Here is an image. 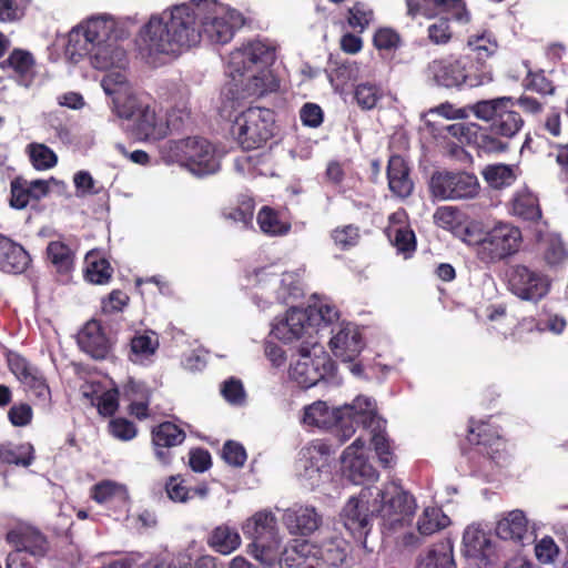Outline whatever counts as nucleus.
Wrapping results in <instances>:
<instances>
[{
	"mask_svg": "<svg viewBox=\"0 0 568 568\" xmlns=\"http://www.w3.org/2000/svg\"><path fill=\"white\" fill-rule=\"evenodd\" d=\"M528 534V520L525 513L515 509L507 513L496 525V535L503 540H509L517 545H524Z\"/></svg>",
	"mask_w": 568,
	"mask_h": 568,
	"instance_id": "nucleus-29",
	"label": "nucleus"
},
{
	"mask_svg": "<svg viewBox=\"0 0 568 568\" xmlns=\"http://www.w3.org/2000/svg\"><path fill=\"white\" fill-rule=\"evenodd\" d=\"M6 540L13 548L28 551L32 556L45 557L50 548L48 538L42 531L24 524L11 528L6 535Z\"/></svg>",
	"mask_w": 568,
	"mask_h": 568,
	"instance_id": "nucleus-22",
	"label": "nucleus"
},
{
	"mask_svg": "<svg viewBox=\"0 0 568 568\" xmlns=\"http://www.w3.org/2000/svg\"><path fill=\"white\" fill-rule=\"evenodd\" d=\"M101 87L112 100V110L121 119L131 120L146 104L139 97L126 77L120 71H112L101 80Z\"/></svg>",
	"mask_w": 568,
	"mask_h": 568,
	"instance_id": "nucleus-12",
	"label": "nucleus"
},
{
	"mask_svg": "<svg viewBox=\"0 0 568 568\" xmlns=\"http://www.w3.org/2000/svg\"><path fill=\"white\" fill-rule=\"evenodd\" d=\"M429 190L439 200H469L479 194L480 184L474 173L443 170L432 174Z\"/></svg>",
	"mask_w": 568,
	"mask_h": 568,
	"instance_id": "nucleus-10",
	"label": "nucleus"
},
{
	"mask_svg": "<svg viewBox=\"0 0 568 568\" xmlns=\"http://www.w3.org/2000/svg\"><path fill=\"white\" fill-rule=\"evenodd\" d=\"M95 45L97 44L87 34L83 28L79 26L73 28L69 33L65 51L70 55L71 60L78 62L84 57H89L91 59Z\"/></svg>",
	"mask_w": 568,
	"mask_h": 568,
	"instance_id": "nucleus-40",
	"label": "nucleus"
},
{
	"mask_svg": "<svg viewBox=\"0 0 568 568\" xmlns=\"http://www.w3.org/2000/svg\"><path fill=\"white\" fill-rule=\"evenodd\" d=\"M301 358L291 367L290 376L302 388H310L320 381L334 376L337 366L320 344L315 351L312 346L298 347Z\"/></svg>",
	"mask_w": 568,
	"mask_h": 568,
	"instance_id": "nucleus-9",
	"label": "nucleus"
},
{
	"mask_svg": "<svg viewBox=\"0 0 568 568\" xmlns=\"http://www.w3.org/2000/svg\"><path fill=\"white\" fill-rule=\"evenodd\" d=\"M372 514H376L388 529L408 524L415 513L416 504L400 486L389 483L373 494Z\"/></svg>",
	"mask_w": 568,
	"mask_h": 568,
	"instance_id": "nucleus-7",
	"label": "nucleus"
},
{
	"mask_svg": "<svg viewBox=\"0 0 568 568\" xmlns=\"http://www.w3.org/2000/svg\"><path fill=\"white\" fill-rule=\"evenodd\" d=\"M507 276L508 290L521 301L537 303L550 291L549 277L542 272L524 264L510 266Z\"/></svg>",
	"mask_w": 568,
	"mask_h": 568,
	"instance_id": "nucleus-13",
	"label": "nucleus"
},
{
	"mask_svg": "<svg viewBox=\"0 0 568 568\" xmlns=\"http://www.w3.org/2000/svg\"><path fill=\"white\" fill-rule=\"evenodd\" d=\"M511 214L524 221H539L542 212L537 195L529 190L516 192L511 200Z\"/></svg>",
	"mask_w": 568,
	"mask_h": 568,
	"instance_id": "nucleus-34",
	"label": "nucleus"
},
{
	"mask_svg": "<svg viewBox=\"0 0 568 568\" xmlns=\"http://www.w3.org/2000/svg\"><path fill=\"white\" fill-rule=\"evenodd\" d=\"M322 520L313 506H294L283 514V523L292 535L310 536L320 528Z\"/></svg>",
	"mask_w": 568,
	"mask_h": 568,
	"instance_id": "nucleus-25",
	"label": "nucleus"
},
{
	"mask_svg": "<svg viewBox=\"0 0 568 568\" xmlns=\"http://www.w3.org/2000/svg\"><path fill=\"white\" fill-rule=\"evenodd\" d=\"M158 335L150 331L135 334L130 342L129 359L133 363H142L153 356L159 348Z\"/></svg>",
	"mask_w": 568,
	"mask_h": 568,
	"instance_id": "nucleus-38",
	"label": "nucleus"
},
{
	"mask_svg": "<svg viewBox=\"0 0 568 568\" xmlns=\"http://www.w3.org/2000/svg\"><path fill=\"white\" fill-rule=\"evenodd\" d=\"M400 43L399 33L389 27L378 28L373 36V44L377 50H396Z\"/></svg>",
	"mask_w": 568,
	"mask_h": 568,
	"instance_id": "nucleus-59",
	"label": "nucleus"
},
{
	"mask_svg": "<svg viewBox=\"0 0 568 568\" xmlns=\"http://www.w3.org/2000/svg\"><path fill=\"white\" fill-rule=\"evenodd\" d=\"M433 4L439 12L449 14L459 23H468L470 13L464 0H424Z\"/></svg>",
	"mask_w": 568,
	"mask_h": 568,
	"instance_id": "nucleus-54",
	"label": "nucleus"
},
{
	"mask_svg": "<svg viewBox=\"0 0 568 568\" xmlns=\"http://www.w3.org/2000/svg\"><path fill=\"white\" fill-rule=\"evenodd\" d=\"M171 149L175 152L179 161L194 174H211L219 169L214 146L204 138L182 139L175 141Z\"/></svg>",
	"mask_w": 568,
	"mask_h": 568,
	"instance_id": "nucleus-11",
	"label": "nucleus"
},
{
	"mask_svg": "<svg viewBox=\"0 0 568 568\" xmlns=\"http://www.w3.org/2000/svg\"><path fill=\"white\" fill-rule=\"evenodd\" d=\"M81 27L97 45L116 36L114 21L105 17L91 18Z\"/></svg>",
	"mask_w": 568,
	"mask_h": 568,
	"instance_id": "nucleus-47",
	"label": "nucleus"
},
{
	"mask_svg": "<svg viewBox=\"0 0 568 568\" xmlns=\"http://www.w3.org/2000/svg\"><path fill=\"white\" fill-rule=\"evenodd\" d=\"M222 457L229 465L242 467L246 462L247 455L242 444L227 440L223 446Z\"/></svg>",
	"mask_w": 568,
	"mask_h": 568,
	"instance_id": "nucleus-64",
	"label": "nucleus"
},
{
	"mask_svg": "<svg viewBox=\"0 0 568 568\" xmlns=\"http://www.w3.org/2000/svg\"><path fill=\"white\" fill-rule=\"evenodd\" d=\"M84 277L92 284L103 285L110 282L113 268L110 262L97 253L90 252L85 256Z\"/></svg>",
	"mask_w": 568,
	"mask_h": 568,
	"instance_id": "nucleus-39",
	"label": "nucleus"
},
{
	"mask_svg": "<svg viewBox=\"0 0 568 568\" xmlns=\"http://www.w3.org/2000/svg\"><path fill=\"white\" fill-rule=\"evenodd\" d=\"M255 211V201L252 196L242 194L237 199V204L234 207L225 209L223 216L226 220L235 223H241L243 227H253V216Z\"/></svg>",
	"mask_w": 568,
	"mask_h": 568,
	"instance_id": "nucleus-44",
	"label": "nucleus"
},
{
	"mask_svg": "<svg viewBox=\"0 0 568 568\" xmlns=\"http://www.w3.org/2000/svg\"><path fill=\"white\" fill-rule=\"evenodd\" d=\"M449 523V517L446 516L442 509L432 507L426 508L418 518L417 528L420 535L430 536L446 528Z\"/></svg>",
	"mask_w": 568,
	"mask_h": 568,
	"instance_id": "nucleus-50",
	"label": "nucleus"
},
{
	"mask_svg": "<svg viewBox=\"0 0 568 568\" xmlns=\"http://www.w3.org/2000/svg\"><path fill=\"white\" fill-rule=\"evenodd\" d=\"M467 48L469 53L464 54V58L470 59L471 69L480 75L479 79L483 84L490 82L493 80V73L487 61L498 50V42L495 36L489 31L470 36L467 40Z\"/></svg>",
	"mask_w": 568,
	"mask_h": 568,
	"instance_id": "nucleus-18",
	"label": "nucleus"
},
{
	"mask_svg": "<svg viewBox=\"0 0 568 568\" xmlns=\"http://www.w3.org/2000/svg\"><path fill=\"white\" fill-rule=\"evenodd\" d=\"M272 58L273 51L271 48L258 40L251 41L231 53L232 63H242V67L236 68L237 72H243L250 69L253 64L267 63Z\"/></svg>",
	"mask_w": 568,
	"mask_h": 568,
	"instance_id": "nucleus-30",
	"label": "nucleus"
},
{
	"mask_svg": "<svg viewBox=\"0 0 568 568\" xmlns=\"http://www.w3.org/2000/svg\"><path fill=\"white\" fill-rule=\"evenodd\" d=\"M329 237L338 250L346 252L361 243L362 232L358 225L344 224L333 229L329 232Z\"/></svg>",
	"mask_w": 568,
	"mask_h": 568,
	"instance_id": "nucleus-49",
	"label": "nucleus"
},
{
	"mask_svg": "<svg viewBox=\"0 0 568 568\" xmlns=\"http://www.w3.org/2000/svg\"><path fill=\"white\" fill-rule=\"evenodd\" d=\"M386 176L388 189L394 196L405 200L413 194L415 185L412 179V168L402 155L389 156Z\"/></svg>",
	"mask_w": 568,
	"mask_h": 568,
	"instance_id": "nucleus-24",
	"label": "nucleus"
},
{
	"mask_svg": "<svg viewBox=\"0 0 568 568\" xmlns=\"http://www.w3.org/2000/svg\"><path fill=\"white\" fill-rule=\"evenodd\" d=\"M207 544L215 551L229 555L240 547L241 537L235 528L221 525L212 530Z\"/></svg>",
	"mask_w": 568,
	"mask_h": 568,
	"instance_id": "nucleus-37",
	"label": "nucleus"
},
{
	"mask_svg": "<svg viewBox=\"0 0 568 568\" xmlns=\"http://www.w3.org/2000/svg\"><path fill=\"white\" fill-rule=\"evenodd\" d=\"M329 346L336 357L344 362H352L364 348V341L358 328L348 323L341 326L333 335Z\"/></svg>",
	"mask_w": 568,
	"mask_h": 568,
	"instance_id": "nucleus-26",
	"label": "nucleus"
},
{
	"mask_svg": "<svg viewBox=\"0 0 568 568\" xmlns=\"http://www.w3.org/2000/svg\"><path fill=\"white\" fill-rule=\"evenodd\" d=\"M24 386L29 392L41 403L48 404L51 402V389L47 383V379L40 371L32 378H30Z\"/></svg>",
	"mask_w": 568,
	"mask_h": 568,
	"instance_id": "nucleus-62",
	"label": "nucleus"
},
{
	"mask_svg": "<svg viewBox=\"0 0 568 568\" xmlns=\"http://www.w3.org/2000/svg\"><path fill=\"white\" fill-rule=\"evenodd\" d=\"M425 77L433 85L445 89L476 88L483 85L479 74L471 69L469 58L446 54L429 61Z\"/></svg>",
	"mask_w": 568,
	"mask_h": 568,
	"instance_id": "nucleus-5",
	"label": "nucleus"
},
{
	"mask_svg": "<svg viewBox=\"0 0 568 568\" xmlns=\"http://www.w3.org/2000/svg\"><path fill=\"white\" fill-rule=\"evenodd\" d=\"M29 252L18 242L0 234V271L8 274H22L31 265Z\"/></svg>",
	"mask_w": 568,
	"mask_h": 568,
	"instance_id": "nucleus-27",
	"label": "nucleus"
},
{
	"mask_svg": "<svg viewBox=\"0 0 568 568\" xmlns=\"http://www.w3.org/2000/svg\"><path fill=\"white\" fill-rule=\"evenodd\" d=\"M242 530L252 539V556L262 564L273 565L280 549L275 516L271 511H258L245 521Z\"/></svg>",
	"mask_w": 568,
	"mask_h": 568,
	"instance_id": "nucleus-8",
	"label": "nucleus"
},
{
	"mask_svg": "<svg viewBox=\"0 0 568 568\" xmlns=\"http://www.w3.org/2000/svg\"><path fill=\"white\" fill-rule=\"evenodd\" d=\"M453 30L449 19L442 17L430 23L427 28L428 40L436 45H446L453 39Z\"/></svg>",
	"mask_w": 568,
	"mask_h": 568,
	"instance_id": "nucleus-58",
	"label": "nucleus"
},
{
	"mask_svg": "<svg viewBox=\"0 0 568 568\" xmlns=\"http://www.w3.org/2000/svg\"><path fill=\"white\" fill-rule=\"evenodd\" d=\"M463 544L465 551L471 557H485L487 549L490 547V540L486 534L474 527H468L463 535Z\"/></svg>",
	"mask_w": 568,
	"mask_h": 568,
	"instance_id": "nucleus-51",
	"label": "nucleus"
},
{
	"mask_svg": "<svg viewBox=\"0 0 568 568\" xmlns=\"http://www.w3.org/2000/svg\"><path fill=\"white\" fill-rule=\"evenodd\" d=\"M275 114L273 110L250 106L242 111L232 125L239 145L246 151L263 148L274 135Z\"/></svg>",
	"mask_w": 568,
	"mask_h": 568,
	"instance_id": "nucleus-6",
	"label": "nucleus"
},
{
	"mask_svg": "<svg viewBox=\"0 0 568 568\" xmlns=\"http://www.w3.org/2000/svg\"><path fill=\"white\" fill-rule=\"evenodd\" d=\"M0 69L18 84L29 87L36 77V59L30 51L17 48L0 62Z\"/></svg>",
	"mask_w": 568,
	"mask_h": 568,
	"instance_id": "nucleus-23",
	"label": "nucleus"
},
{
	"mask_svg": "<svg viewBox=\"0 0 568 568\" xmlns=\"http://www.w3.org/2000/svg\"><path fill=\"white\" fill-rule=\"evenodd\" d=\"M34 460V447L30 443L0 445V464L29 467Z\"/></svg>",
	"mask_w": 568,
	"mask_h": 568,
	"instance_id": "nucleus-36",
	"label": "nucleus"
},
{
	"mask_svg": "<svg viewBox=\"0 0 568 568\" xmlns=\"http://www.w3.org/2000/svg\"><path fill=\"white\" fill-rule=\"evenodd\" d=\"M32 0H0V22L10 23L22 19Z\"/></svg>",
	"mask_w": 568,
	"mask_h": 568,
	"instance_id": "nucleus-57",
	"label": "nucleus"
},
{
	"mask_svg": "<svg viewBox=\"0 0 568 568\" xmlns=\"http://www.w3.org/2000/svg\"><path fill=\"white\" fill-rule=\"evenodd\" d=\"M50 182H54V179L29 181L21 175L16 176L10 182L9 205L16 210H23L31 202L41 201L50 193Z\"/></svg>",
	"mask_w": 568,
	"mask_h": 568,
	"instance_id": "nucleus-19",
	"label": "nucleus"
},
{
	"mask_svg": "<svg viewBox=\"0 0 568 568\" xmlns=\"http://www.w3.org/2000/svg\"><path fill=\"white\" fill-rule=\"evenodd\" d=\"M165 490L169 498L175 503H186L192 498V489L185 485V480L180 475L169 477Z\"/></svg>",
	"mask_w": 568,
	"mask_h": 568,
	"instance_id": "nucleus-61",
	"label": "nucleus"
},
{
	"mask_svg": "<svg viewBox=\"0 0 568 568\" xmlns=\"http://www.w3.org/2000/svg\"><path fill=\"white\" fill-rule=\"evenodd\" d=\"M234 166L239 173L245 176H268L274 174V158L268 151L243 154L235 159Z\"/></svg>",
	"mask_w": 568,
	"mask_h": 568,
	"instance_id": "nucleus-31",
	"label": "nucleus"
},
{
	"mask_svg": "<svg viewBox=\"0 0 568 568\" xmlns=\"http://www.w3.org/2000/svg\"><path fill=\"white\" fill-rule=\"evenodd\" d=\"M47 257L59 273H69L73 267L74 253L61 241H51L48 244Z\"/></svg>",
	"mask_w": 568,
	"mask_h": 568,
	"instance_id": "nucleus-46",
	"label": "nucleus"
},
{
	"mask_svg": "<svg viewBox=\"0 0 568 568\" xmlns=\"http://www.w3.org/2000/svg\"><path fill=\"white\" fill-rule=\"evenodd\" d=\"M483 175L486 182L494 189L509 186L516 180L513 168L507 164L488 165L484 170Z\"/></svg>",
	"mask_w": 568,
	"mask_h": 568,
	"instance_id": "nucleus-52",
	"label": "nucleus"
},
{
	"mask_svg": "<svg viewBox=\"0 0 568 568\" xmlns=\"http://www.w3.org/2000/svg\"><path fill=\"white\" fill-rule=\"evenodd\" d=\"M125 59V51L116 43V36L108 42L95 45L91 63L95 69L105 70L119 65Z\"/></svg>",
	"mask_w": 568,
	"mask_h": 568,
	"instance_id": "nucleus-35",
	"label": "nucleus"
},
{
	"mask_svg": "<svg viewBox=\"0 0 568 568\" xmlns=\"http://www.w3.org/2000/svg\"><path fill=\"white\" fill-rule=\"evenodd\" d=\"M221 11L215 0H196L173 7L170 13L152 16L141 31L145 49L150 54H179L203 38L225 44L232 40L234 27Z\"/></svg>",
	"mask_w": 568,
	"mask_h": 568,
	"instance_id": "nucleus-1",
	"label": "nucleus"
},
{
	"mask_svg": "<svg viewBox=\"0 0 568 568\" xmlns=\"http://www.w3.org/2000/svg\"><path fill=\"white\" fill-rule=\"evenodd\" d=\"M43 556H32L28 551L13 548L7 556L6 568H36Z\"/></svg>",
	"mask_w": 568,
	"mask_h": 568,
	"instance_id": "nucleus-63",
	"label": "nucleus"
},
{
	"mask_svg": "<svg viewBox=\"0 0 568 568\" xmlns=\"http://www.w3.org/2000/svg\"><path fill=\"white\" fill-rule=\"evenodd\" d=\"M342 467L346 478L355 485L374 483L378 473L365 455V440L356 438L342 455Z\"/></svg>",
	"mask_w": 568,
	"mask_h": 568,
	"instance_id": "nucleus-17",
	"label": "nucleus"
},
{
	"mask_svg": "<svg viewBox=\"0 0 568 568\" xmlns=\"http://www.w3.org/2000/svg\"><path fill=\"white\" fill-rule=\"evenodd\" d=\"M346 549L343 541L337 538H332L321 545H316L315 562L326 564L328 566L338 567L346 559Z\"/></svg>",
	"mask_w": 568,
	"mask_h": 568,
	"instance_id": "nucleus-43",
	"label": "nucleus"
},
{
	"mask_svg": "<svg viewBox=\"0 0 568 568\" xmlns=\"http://www.w3.org/2000/svg\"><path fill=\"white\" fill-rule=\"evenodd\" d=\"M476 119L486 125L471 124L462 128V134L471 136L479 152L501 154L510 150L511 141L521 132L525 120L513 108V97L480 100L468 106Z\"/></svg>",
	"mask_w": 568,
	"mask_h": 568,
	"instance_id": "nucleus-2",
	"label": "nucleus"
},
{
	"mask_svg": "<svg viewBox=\"0 0 568 568\" xmlns=\"http://www.w3.org/2000/svg\"><path fill=\"white\" fill-rule=\"evenodd\" d=\"M109 433L122 442H129L136 437L135 424L124 417L112 418L108 425Z\"/></svg>",
	"mask_w": 568,
	"mask_h": 568,
	"instance_id": "nucleus-60",
	"label": "nucleus"
},
{
	"mask_svg": "<svg viewBox=\"0 0 568 568\" xmlns=\"http://www.w3.org/2000/svg\"><path fill=\"white\" fill-rule=\"evenodd\" d=\"M132 120V134L140 141H159L168 134V124L156 116L149 103Z\"/></svg>",
	"mask_w": 568,
	"mask_h": 568,
	"instance_id": "nucleus-28",
	"label": "nucleus"
},
{
	"mask_svg": "<svg viewBox=\"0 0 568 568\" xmlns=\"http://www.w3.org/2000/svg\"><path fill=\"white\" fill-rule=\"evenodd\" d=\"M374 18V11L368 3L357 1L348 9L347 22L353 29L364 31Z\"/></svg>",
	"mask_w": 568,
	"mask_h": 568,
	"instance_id": "nucleus-56",
	"label": "nucleus"
},
{
	"mask_svg": "<svg viewBox=\"0 0 568 568\" xmlns=\"http://www.w3.org/2000/svg\"><path fill=\"white\" fill-rule=\"evenodd\" d=\"M256 222L262 233L268 236H284L291 231V222L284 217L283 213L264 205L260 209Z\"/></svg>",
	"mask_w": 568,
	"mask_h": 568,
	"instance_id": "nucleus-33",
	"label": "nucleus"
},
{
	"mask_svg": "<svg viewBox=\"0 0 568 568\" xmlns=\"http://www.w3.org/2000/svg\"><path fill=\"white\" fill-rule=\"evenodd\" d=\"M358 426L368 430L375 453L378 456L383 467H392L395 462L390 442L386 434V420L377 414L376 403L369 400V406L364 407V412L359 413Z\"/></svg>",
	"mask_w": 568,
	"mask_h": 568,
	"instance_id": "nucleus-16",
	"label": "nucleus"
},
{
	"mask_svg": "<svg viewBox=\"0 0 568 568\" xmlns=\"http://www.w3.org/2000/svg\"><path fill=\"white\" fill-rule=\"evenodd\" d=\"M315 558L316 545L305 539H293L281 554V562L287 567H305Z\"/></svg>",
	"mask_w": 568,
	"mask_h": 568,
	"instance_id": "nucleus-32",
	"label": "nucleus"
},
{
	"mask_svg": "<svg viewBox=\"0 0 568 568\" xmlns=\"http://www.w3.org/2000/svg\"><path fill=\"white\" fill-rule=\"evenodd\" d=\"M467 440L470 445L477 446L480 454L493 457L488 448L498 444L499 436L488 423H471L468 429Z\"/></svg>",
	"mask_w": 568,
	"mask_h": 568,
	"instance_id": "nucleus-41",
	"label": "nucleus"
},
{
	"mask_svg": "<svg viewBox=\"0 0 568 568\" xmlns=\"http://www.w3.org/2000/svg\"><path fill=\"white\" fill-rule=\"evenodd\" d=\"M77 342L80 349L92 358L105 359L112 351L113 342L100 321L90 320L79 331Z\"/></svg>",
	"mask_w": 568,
	"mask_h": 568,
	"instance_id": "nucleus-20",
	"label": "nucleus"
},
{
	"mask_svg": "<svg viewBox=\"0 0 568 568\" xmlns=\"http://www.w3.org/2000/svg\"><path fill=\"white\" fill-rule=\"evenodd\" d=\"M373 491L369 487L361 490L358 497H352L344 506L341 518L345 528L352 536L358 540L366 539L372 528V519L376 514H372Z\"/></svg>",
	"mask_w": 568,
	"mask_h": 568,
	"instance_id": "nucleus-15",
	"label": "nucleus"
},
{
	"mask_svg": "<svg viewBox=\"0 0 568 568\" xmlns=\"http://www.w3.org/2000/svg\"><path fill=\"white\" fill-rule=\"evenodd\" d=\"M453 544L450 539H445L428 551L418 562L417 568H453Z\"/></svg>",
	"mask_w": 568,
	"mask_h": 568,
	"instance_id": "nucleus-42",
	"label": "nucleus"
},
{
	"mask_svg": "<svg viewBox=\"0 0 568 568\" xmlns=\"http://www.w3.org/2000/svg\"><path fill=\"white\" fill-rule=\"evenodd\" d=\"M272 334L284 343L304 338L301 345L312 346L314 351L320 344L318 329L315 328V323L312 322L310 313L302 308H290L285 318L273 325Z\"/></svg>",
	"mask_w": 568,
	"mask_h": 568,
	"instance_id": "nucleus-14",
	"label": "nucleus"
},
{
	"mask_svg": "<svg viewBox=\"0 0 568 568\" xmlns=\"http://www.w3.org/2000/svg\"><path fill=\"white\" fill-rule=\"evenodd\" d=\"M186 433L173 422L165 420L151 429V442L156 459L169 465L172 460L170 448L184 443Z\"/></svg>",
	"mask_w": 568,
	"mask_h": 568,
	"instance_id": "nucleus-21",
	"label": "nucleus"
},
{
	"mask_svg": "<svg viewBox=\"0 0 568 568\" xmlns=\"http://www.w3.org/2000/svg\"><path fill=\"white\" fill-rule=\"evenodd\" d=\"M392 244L397 252L403 254L405 258L410 257L416 251V236L409 226H399L394 230V234L388 233Z\"/></svg>",
	"mask_w": 568,
	"mask_h": 568,
	"instance_id": "nucleus-53",
	"label": "nucleus"
},
{
	"mask_svg": "<svg viewBox=\"0 0 568 568\" xmlns=\"http://www.w3.org/2000/svg\"><path fill=\"white\" fill-rule=\"evenodd\" d=\"M371 398L357 396L352 404L329 408L326 402L317 400L304 408L302 422L307 426L334 430L339 443L349 439L358 427L359 413L369 406Z\"/></svg>",
	"mask_w": 568,
	"mask_h": 568,
	"instance_id": "nucleus-4",
	"label": "nucleus"
},
{
	"mask_svg": "<svg viewBox=\"0 0 568 568\" xmlns=\"http://www.w3.org/2000/svg\"><path fill=\"white\" fill-rule=\"evenodd\" d=\"M91 498L101 505L125 501L128 499V491L123 485L112 480H102L92 486Z\"/></svg>",
	"mask_w": 568,
	"mask_h": 568,
	"instance_id": "nucleus-45",
	"label": "nucleus"
},
{
	"mask_svg": "<svg viewBox=\"0 0 568 568\" xmlns=\"http://www.w3.org/2000/svg\"><path fill=\"white\" fill-rule=\"evenodd\" d=\"M29 156L32 165L37 170H48L58 162L57 154L45 144L31 143L28 145Z\"/></svg>",
	"mask_w": 568,
	"mask_h": 568,
	"instance_id": "nucleus-55",
	"label": "nucleus"
},
{
	"mask_svg": "<svg viewBox=\"0 0 568 568\" xmlns=\"http://www.w3.org/2000/svg\"><path fill=\"white\" fill-rule=\"evenodd\" d=\"M383 95L382 88L373 82L358 83L353 90V99L363 111H369L376 108Z\"/></svg>",
	"mask_w": 568,
	"mask_h": 568,
	"instance_id": "nucleus-48",
	"label": "nucleus"
},
{
	"mask_svg": "<svg viewBox=\"0 0 568 568\" xmlns=\"http://www.w3.org/2000/svg\"><path fill=\"white\" fill-rule=\"evenodd\" d=\"M464 241L474 247L480 263L490 266L515 255L520 248L523 234L519 227L510 223L499 222L487 231L471 224L465 229Z\"/></svg>",
	"mask_w": 568,
	"mask_h": 568,
	"instance_id": "nucleus-3",
	"label": "nucleus"
}]
</instances>
